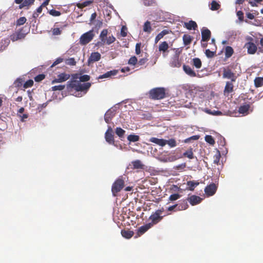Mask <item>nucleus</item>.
I'll return each instance as SVG.
<instances>
[{
	"label": "nucleus",
	"instance_id": "c03bdc74",
	"mask_svg": "<svg viewBox=\"0 0 263 263\" xmlns=\"http://www.w3.org/2000/svg\"><path fill=\"white\" fill-rule=\"evenodd\" d=\"M216 50H205V55L209 58H211L216 55Z\"/></svg>",
	"mask_w": 263,
	"mask_h": 263
},
{
	"label": "nucleus",
	"instance_id": "bb28decb",
	"mask_svg": "<svg viewBox=\"0 0 263 263\" xmlns=\"http://www.w3.org/2000/svg\"><path fill=\"white\" fill-rule=\"evenodd\" d=\"M143 30L144 32L147 33H150L152 32V28L151 26V22L149 21H147L145 22L143 27Z\"/></svg>",
	"mask_w": 263,
	"mask_h": 263
},
{
	"label": "nucleus",
	"instance_id": "6e6552de",
	"mask_svg": "<svg viewBox=\"0 0 263 263\" xmlns=\"http://www.w3.org/2000/svg\"><path fill=\"white\" fill-rule=\"evenodd\" d=\"M211 32L210 30L207 28L203 29L201 30V45L203 48L207 46L206 42L208 41L211 37Z\"/></svg>",
	"mask_w": 263,
	"mask_h": 263
},
{
	"label": "nucleus",
	"instance_id": "c85d7f7f",
	"mask_svg": "<svg viewBox=\"0 0 263 263\" xmlns=\"http://www.w3.org/2000/svg\"><path fill=\"white\" fill-rule=\"evenodd\" d=\"M170 31L168 30L165 29L160 32L155 37V43H158L159 40H160L164 35L167 34Z\"/></svg>",
	"mask_w": 263,
	"mask_h": 263
},
{
	"label": "nucleus",
	"instance_id": "ddd939ff",
	"mask_svg": "<svg viewBox=\"0 0 263 263\" xmlns=\"http://www.w3.org/2000/svg\"><path fill=\"white\" fill-rule=\"evenodd\" d=\"M26 34L27 32L24 30V28H22L11 35V39L13 41H17L24 39Z\"/></svg>",
	"mask_w": 263,
	"mask_h": 263
},
{
	"label": "nucleus",
	"instance_id": "09e8293b",
	"mask_svg": "<svg viewBox=\"0 0 263 263\" xmlns=\"http://www.w3.org/2000/svg\"><path fill=\"white\" fill-rule=\"evenodd\" d=\"M166 144H167L170 147H174L176 146V140L174 139H171L168 140H166Z\"/></svg>",
	"mask_w": 263,
	"mask_h": 263
},
{
	"label": "nucleus",
	"instance_id": "423d86ee",
	"mask_svg": "<svg viewBox=\"0 0 263 263\" xmlns=\"http://www.w3.org/2000/svg\"><path fill=\"white\" fill-rule=\"evenodd\" d=\"M163 211L164 210L163 208L161 209L157 210L154 213H153L150 216L149 219L151 221V222L148 223L151 224L152 227L155 224H156L162 219L163 216H161V214L163 213Z\"/></svg>",
	"mask_w": 263,
	"mask_h": 263
},
{
	"label": "nucleus",
	"instance_id": "f257e3e1",
	"mask_svg": "<svg viewBox=\"0 0 263 263\" xmlns=\"http://www.w3.org/2000/svg\"><path fill=\"white\" fill-rule=\"evenodd\" d=\"M90 83H81L80 81L73 80L68 82L67 89L68 91L73 95L79 91H87L90 87ZM77 96V95H75Z\"/></svg>",
	"mask_w": 263,
	"mask_h": 263
},
{
	"label": "nucleus",
	"instance_id": "37998d69",
	"mask_svg": "<svg viewBox=\"0 0 263 263\" xmlns=\"http://www.w3.org/2000/svg\"><path fill=\"white\" fill-rule=\"evenodd\" d=\"M145 6H153L156 4L155 0H143Z\"/></svg>",
	"mask_w": 263,
	"mask_h": 263
},
{
	"label": "nucleus",
	"instance_id": "7c9ffc66",
	"mask_svg": "<svg viewBox=\"0 0 263 263\" xmlns=\"http://www.w3.org/2000/svg\"><path fill=\"white\" fill-rule=\"evenodd\" d=\"M193 37L189 34H184L183 36V43L185 45H188L191 44Z\"/></svg>",
	"mask_w": 263,
	"mask_h": 263
},
{
	"label": "nucleus",
	"instance_id": "603ef678",
	"mask_svg": "<svg viewBox=\"0 0 263 263\" xmlns=\"http://www.w3.org/2000/svg\"><path fill=\"white\" fill-rule=\"evenodd\" d=\"M138 62V57H136L135 56L131 57L128 60V64L135 65Z\"/></svg>",
	"mask_w": 263,
	"mask_h": 263
},
{
	"label": "nucleus",
	"instance_id": "2f4dec72",
	"mask_svg": "<svg viewBox=\"0 0 263 263\" xmlns=\"http://www.w3.org/2000/svg\"><path fill=\"white\" fill-rule=\"evenodd\" d=\"M193 65L197 69L201 67L202 63L200 59L195 58L193 59Z\"/></svg>",
	"mask_w": 263,
	"mask_h": 263
},
{
	"label": "nucleus",
	"instance_id": "3c124183",
	"mask_svg": "<svg viewBox=\"0 0 263 263\" xmlns=\"http://www.w3.org/2000/svg\"><path fill=\"white\" fill-rule=\"evenodd\" d=\"M33 85V81L32 80H29L27 81L23 85V87L24 88H27L29 87H31Z\"/></svg>",
	"mask_w": 263,
	"mask_h": 263
},
{
	"label": "nucleus",
	"instance_id": "b1692460",
	"mask_svg": "<svg viewBox=\"0 0 263 263\" xmlns=\"http://www.w3.org/2000/svg\"><path fill=\"white\" fill-rule=\"evenodd\" d=\"M233 82L228 81L224 87V92L226 93H230L233 91L234 86L233 84Z\"/></svg>",
	"mask_w": 263,
	"mask_h": 263
},
{
	"label": "nucleus",
	"instance_id": "5701e85b",
	"mask_svg": "<svg viewBox=\"0 0 263 263\" xmlns=\"http://www.w3.org/2000/svg\"><path fill=\"white\" fill-rule=\"evenodd\" d=\"M187 201V199L180 201V203L178 204L177 210L181 211L187 209L189 207Z\"/></svg>",
	"mask_w": 263,
	"mask_h": 263
},
{
	"label": "nucleus",
	"instance_id": "2eb2a0df",
	"mask_svg": "<svg viewBox=\"0 0 263 263\" xmlns=\"http://www.w3.org/2000/svg\"><path fill=\"white\" fill-rule=\"evenodd\" d=\"M187 200L192 205H195L200 203L202 198L196 195H192L187 198Z\"/></svg>",
	"mask_w": 263,
	"mask_h": 263
},
{
	"label": "nucleus",
	"instance_id": "9b49d317",
	"mask_svg": "<svg viewBox=\"0 0 263 263\" xmlns=\"http://www.w3.org/2000/svg\"><path fill=\"white\" fill-rule=\"evenodd\" d=\"M217 190V186L214 183L207 185L204 189V192L208 196L214 195Z\"/></svg>",
	"mask_w": 263,
	"mask_h": 263
},
{
	"label": "nucleus",
	"instance_id": "f03ea898",
	"mask_svg": "<svg viewBox=\"0 0 263 263\" xmlns=\"http://www.w3.org/2000/svg\"><path fill=\"white\" fill-rule=\"evenodd\" d=\"M107 33L108 30L106 29H103L99 35L101 42H98L97 45L101 46L104 44L110 45L115 41L116 38L112 35L107 36Z\"/></svg>",
	"mask_w": 263,
	"mask_h": 263
},
{
	"label": "nucleus",
	"instance_id": "f3484780",
	"mask_svg": "<svg viewBox=\"0 0 263 263\" xmlns=\"http://www.w3.org/2000/svg\"><path fill=\"white\" fill-rule=\"evenodd\" d=\"M183 27L188 30H196L198 27L195 21L192 20L188 22H184Z\"/></svg>",
	"mask_w": 263,
	"mask_h": 263
},
{
	"label": "nucleus",
	"instance_id": "bf43d9fd",
	"mask_svg": "<svg viewBox=\"0 0 263 263\" xmlns=\"http://www.w3.org/2000/svg\"><path fill=\"white\" fill-rule=\"evenodd\" d=\"M90 79V77L88 75L84 74L80 77V80L81 82H87Z\"/></svg>",
	"mask_w": 263,
	"mask_h": 263
},
{
	"label": "nucleus",
	"instance_id": "6e6d98bb",
	"mask_svg": "<svg viewBox=\"0 0 263 263\" xmlns=\"http://www.w3.org/2000/svg\"><path fill=\"white\" fill-rule=\"evenodd\" d=\"M23 83V80L22 79H17L14 82V84L16 87H20L22 86Z\"/></svg>",
	"mask_w": 263,
	"mask_h": 263
},
{
	"label": "nucleus",
	"instance_id": "0e129e2a",
	"mask_svg": "<svg viewBox=\"0 0 263 263\" xmlns=\"http://www.w3.org/2000/svg\"><path fill=\"white\" fill-rule=\"evenodd\" d=\"M237 15L239 20L242 21L243 20V13L241 11H237Z\"/></svg>",
	"mask_w": 263,
	"mask_h": 263
},
{
	"label": "nucleus",
	"instance_id": "4d7b16f0",
	"mask_svg": "<svg viewBox=\"0 0 263 263\" xmlns=\"http://www.w3.org/2000/svg\"><path fill=\"white\" fill-rule=\"evenodd\" d=\"M66 63L67 65L73 66L76 64V62L74 58H70L69 59L66 60Z\"/></svg>",
	"mask_w": 263,
	"mask_h": 263
},
{
	"label": "nucleus",
	"instance_id": "6ab92c4d",
	"mask_svg": "<svg viewBox=\"0 0 263 263\" xmlns=\"http://www.w3.org/2000/svg\"><path fill=\"white\" fill-rule=\"evenodd\" d=\"M250 108L249 104H245L241 105L238 109V112L241 114H248V111Z\"/></svg>",
	"mask_w": 263,
	"mask_h": 263
},
{
	"label": "nucleus",
	"instance_id": "e2e57ef3",
	"mask_svg": "<svg viewBox=\"0 0 263 263\" xmlns=\"http://www.w3.org/2000/svg\"><path fill=\"white\" fill-rule=\"evenodd\" d=\"M63 61V59L61 58H58L56 61L52 64V65L51 66V67H52L55 65H57V64L62 62Z\"/></svg>",
	"mask_w": 263,
	"mask_h": 263
},
{
	"label": "nucleus",
	"instance_id": "13d9d810",
	"mask_svg": "<svg viewBox=\"0 0 263 263\" xmlns=\"http://www.w3.org/2000/svg\"><path fill=\"white\" fill-rule=\"evenodd\" d=\"M222 44L224 45H227L226 46H224L222 49H233L232 47L229 46V42L228 41H223L222 42Z\"/></svg>",
	"mask_w": 263,
	"mask_h": 263
},
{
	"label": "nucleus",
	"instance_id": "ea45409f",
	"mask_svg": "<svg viewBox=\"0 0 263 263\" xmlns=\"http://www.w3.org/2000/svg\"><path fill=\"white\" fill-rule=\"evenodd\" d=\"M205 140L207 143H208L211 145H214L215 142L214 139L211 135H206L205 136Z\"/></svg>",
	"mask_w": 263,
	"mask_h": 263
},
{
	"label": "nucleus",
	"instance_id": "a19ab883",
	"mask_svg": "<svg viewBox=\"0 0 263 263\" xmlns=\"http://www.w3.org/2000/svg\"><path fill=\"white\" fill-rule=\"evenodd\" d=\"M65 87L64 85H59L52 86L51 88L52 91H55L57 90H63Z\"/></svg>",
	"mask_w": 263,
	"mask_h": 263
},
{
	"label": "nucleus",
	"instance_id": "f8f14e48",
	"mask_svg": "<svg viewBox=\"0 0 263 263\" xmlns=\"http://www.w3.org/2000/svg\"><path fill=\"white\" fill-rule=\"evenodd\" d=\"M70 78V75L69 74L66 73L65 72H62L58 75L57 78L54 79L51 81V84H53L57 83H62L65 82L68 80Z\"/></svg>",
	"mask_w": 263,
	"mask_h": 263
},
{
	"label": "nucleus",
	"instance_id": "49530a36",
	"mask_svg": "<svg viewBox=\"0 0 263 263\" xmlns=\"http://www.w3.org/2000/svg\"><path fill=\"white\" fill-rule=\"evenodd\" d=\"M180 197L181 195L178 193L173 194L170 195L169 197V200L175 201L180 198Z\"/></svg>",
	"mask_w": 263,
	"mask_h": 263
},
{
	"label": "nucleus",
	"instance_id": "dca6fc26",
	"mask_svg": "<svg viewBox=\"0 0 263 263\" xmlns=\"http://www.w3.org/2000/svg\"><path fill=\"white\" fill-rule=\"evenodd\" d=\"M149 141L161 146H164L166 144V140L155 137L151 138Z\"/></svg>",
	"mask_w": 263,
	"mask_h": 263
},
{
	"label": "nucleus",
	"instance_id": "e433bc0d",
	"mask_svg": "<svg viewBox=\"0 0 263 263\" xmlns=\"http://www.w3.org/2000/svg\"><path fill=\"white\" fill-rule=\"evenodd\" d=\"M139 136L135 135H129L127 137V140L130 142H137L139 140Z\"/></svg>",
	"mask_w": 263,
	"mask_h": 263
},
{
	"label": "nucleus",
	"instance_id": "473e14b6",
	"mask_svg": "<svg viewBox=\"0 0 263 263\" xmlns=\"http://www.w3.org/2000/svg\"><path fill=\"white\" fill-rule=\"evenodd\" d=\"M183 156L190 159H193L194 154L193 152V149L192 148H190V149H187L185 152L183 153Z\"/></svg>",
	"mask_w": 263,
	"mask_h": 263
},
{
	"label": "nucleus",
	"instance_id": "4be33fe9",
	"mask_svg": "<svg viewBox=\"0 0 263 263\" xmlns=\"http://www.w3.org/2000/svg\"><path fill=\"white\" fill-rule=\"evenodd\" d=\"M121 234L123 237L126 239H129L133 236L134 232L129 230H121Z\"/></svg>",
	"mask_w": 263,
	"mask_h": 263
},
{
	"label": "nucleus",
	"instance_id": "774afa93",
	"mask_svg": "<svg viewBox=\"0 0 263 263\" xmlns=\"http://www.w3.org/2000/svg\"><path fill=\"white\" fill-rule=\"evenodd\" d=\"M178 204H176L175 205H172L171 206H169L167 209V211H172L176 208H177Z\"/></svg>",
	"mask_w": 263,
	"mask_h": 263
},
{
	"label": "nucleus",
	"instance_id": "39448f33",
	"mask_svg": "<svg viewBox=\"0 0 263 263\" xmlns=\"http://www.w3.org/2000/svg\"><path fill=\"white\" fill-rule=\"evenodd\" d=\"M124 180L122 177H120L114 182L111 187V192L114 196L124 187Z\"/></svg>",
	"mask_w": 263,
	"mask_h": 263
},
{
	"label": "nucleus",
	"instance_id": "338daca9",
	"mask_svg": "<svg viewBox=\"0 0 263 263\" xmlns=\"http://www.w3.org/2000/svg\"><path fill=\"white\" fill-rule=\"evenodd\" d=\"M96 17H97V13L96 12L93 13L91 15V17H90V23H92V22L96 19Z\"/></svg>",
	"mask_w": 263,
	"mask_h": 263
},
{
	"label": "nucleus",
	"instance_id": "a878e982",
	"mask_svg": "<svg viewBox=\"0 0 263 263\" xmlns=\"http://www.w3.org/2000/svg\"><path fill=\"white\" fill-rule=\"evenodd\" d=\"M183 70L185 72L191 77H195L196 72L188 65H183Z\"/></svg>",
	"mask_w": 263,
	"mask_h": 263
},
{
	"label": "nucleus",
	"instance_id": "4468645a",
	"mask_svg": "<svg viewBox=\"0 0 263 263\" xmlns=\"http://www.w3.org/2000/svg\"><path fill=\"white\" fill-rule=\"evenodd\" d=\"M151 225V224L147 223L139 228L137 231V235L135 237L137 238L145 233L148 230L152 227Z\"/></svg>",
	"mask_w": 263,
	"mask_h": 263
},
{
	"label": "nucleus",
	"instance_id": "69168bd1",
	"mask_svg": "<svg viewBox=\"0 0 263 263\" xmlns=\"http://www.w3.org/2000/svg\"><path fill=\"white\" fill-rule=\"evenodd\" d=\"M199 138V136L198 135L193 136H192L191 137L187 139L186 140H185V142H188L191 139L194 140H197Z\"/></svg>",
	"mask_w": 263,
	"mask_h": 263
},
{
	"label": "nucleus",
	"instance_id": "1a4fd4ad",
	"mask_svg": "<svg viewBox=\"0 0 263 263\" xmlns=\"http://www.w3.org/2000/svg\"><path fill=\"white\" fill-rule=\"evenodd\" d=\"M138 55V62L140 65H144L148 61V54L143 50H136Z\"/></svg>",
	"mask_w": 263,
	"mask_h": 263
},
{
	"label": "nucleus",
	"instance_id": "79ce46f5",
	"mask_svg": "<svg viewBox=\"0 0 263 263\" xmlns=\"http://www.w3.org/2000/svg\"><path fill=\"white\" fill-rule=\"evenodd\" d=\"M221 157V155L219 151H217V153L214 156V163L216 164H218Z\"/></svg>",
	"mask_w": 263,
	"mask_h": 263
},
{
	"label": "nucleus",
	"instance_id": "a18cd8bd",
	"mask_svg": "<svg viewBox=\"0 0 263 263\" xmlns=\"http://www.w3.org/2000/svg\"><path fill=\"white\" fill-rule=\"evenodd\" d=\"M127 28L125 26H123L121 29L120 35L121 36L125 37L127 35Z\"/></svg>",
	"mask_w": 263,
	"mask_h": 263
},
{
	"label": "nucleus",
	"instance_id": "864d4df0",
	"mask_svg": "<svg viewBox=\"0 0 263 263\" xmlns=\"http://www.w3.org/2000/svg\"><path fill=\"white\" fill-rule=\"evenodd\" d=\"M168 48V45L166 41L162 42L159 46V49H167Z\"/></svg>",
	"mask_w": 263,
	"mask_h": 263
},
{
	"label": "nucleus",
	"instance_id": "c9c22d12",
	"mask_svg": "<svg viewBox=\"0 0 263 263\" xmlns=\"http://www.w3.org/2000/svg\"><path fill=\"white\" fill-rule=\"evenodd\" d=\"M115 132L120 138H123L125 133V131L121 127H117Z\"/></svg>",
	"mask_w": 263,
	"mask_h": 263
},
{
	"label": "nucleus",
	"instance_id": "680f3d73",
	"mask_svg": "<svg viewBox=\"0 0 263 263\" xmlns=\"http://www.w3.org/2000/svg\"><path fill=\"white\" fill-rule=\"evenodd\" d=\"M61 33V30L59 28H53L52 29V34L54 35H59Z\"/></svg>",
	"mask_w": 263,
	"mask_h": 263
},
{
	"label": "nucleus",
	"instance_id": "0eeeda50",
	"mask_svg": "<svg viewBox=\"0 0 263 263\" xmlns=\"http://www.w3.org/2000/svg\"><path fill=\"white\" fill-rule=\"evenodd\" d=\"M222 78L223 79H230L231 82H235L237 79V76H236V74L232 71L230 67L229 66L223 68Z\"/></svg>",
	"mask_w": 263,
	"mask_h": 263
},
{
	"label": "nucleus",
	"instance_id": "aec40b11",
	"mask_svg": "<svg viewBox=\"0 0 263 263\" xmlns=\"http://www.w3.org/2000/svg\"><path fill=\"white\" fill-rule=\"evenodd\" d=\"M117 73H118L117 70H110V71H107V72H106L105 73H104L103 74L100 75L98 77V79H102L104 78H110L111 76L116 75Z\"/></svg>",
	"mask_w": 263,
	"mask_h": 263
},
{
	"label": "nucleus",
	"instance_id": "5fc2aeb1",
	"mask_svg": "<svg viewBox=\"0 0 263 263\" xmlns=\"http://www.w3.org/2000/svg\"><path fill=\"white\" fill-rule=\"evenodd\" d=\"M45 78V76L44 74H40L34 77V81L39 82L44 80Z\"/></svg>",
	"mask_w": 263,
	"mask_h": 263
},
{
	"label": "nucleus",
	"instance_id": "f704fd0d",
	"mask_svg": "<svg viewBox=\"0 0 263 263\" xmlns=\"http://www.w3.org/2000/svg\"><path fill=\"white\" fill-rule=\"evenodd\" d=\"M187 184L189 187V190L193 191L194 188L199 184V182L194 181H187Z\"/></svg>",
	"mask_w": 263,
	"mask_h": 263
},
{
	"label": "nucleus",
	"instance_id": "4c0bfd02",
	"mask_svg": "<svg viewBox=\"0 0 263 263\" xmlns=\"http://www.w3.org/2000/svg\"><path fill=\"white\" fill-rule=\"evenodd\" d=\"M245 47L247 49H257L256 45L251 42L247 43L245 45Z\"/></svg>",
	"mask_w": 263,
	"mask_h": 263
},
{
	"label": "nucleus",
	"instance_id": "cd10ccee",
	"mask_svg": "<svg viewBox=\"0 0 263 263\" xmlns=\"http://www.w3.org/2000/svg\"><path fill=\"white\" fill-rule=\"evenodd\" d=\"M93 2V0H87L85 2L78 3L77 4V6L80 8L82 9L85 7H87Z\"/></svg>",
	"mask_w": 263,
	"mask_h": 263
},
{
	"label": "nucleus",
	"instance_id": "20e7f679",
	"mask_svg": "<svg viewBox=\"0 0 263 263\" xmlns=\"http://www.w3.org/2000/svg\"><path fill=\"white\" fill-rule=\"evenodd\" d=\"M93 30L83 33L80 37L79 43L82 45H85L91 42L95 36Z\"/></svg>",
	"mask_w": 263,
	"mask_h": 263
},
{
	"label": "nucleus",
	"instance_id": "a211bd4d",
	"mask_svg": "<svg viewBox=\"0 0 263 263\" xmlns=\"http://www.w3.org/2000/svg\"><path fill=\"white\" fill-rule=\"evenodd\" d=\"M101 58V54L99 52H93L88 59V62L93 63L98 61Z\"/></svg>",
	"mask_w": 263,
	"mask_h": 263
},
{
	"label": "nucleus",
	"instance_id": "9d476101",
	"mask_svg": "<svg viewBox=\"0 0 263 263\" xmlns=\"http://www.w3.org/2000/svg\"><path fill=\"white\" fill-rule=\"evenodd\" d=\"M105 139L108 144L115 145L113 130L110 126L108 127V129L105 133Z\"/></svg>",
	"mask_w": 263,
	"mask_h": 263
},
{
	"label": "nucleus",
	"instance_id": "7ed1b4c3",
	"mask_svg": "<svg viewBox=\"0 0 263 263\" xmlns=\"http://www.w3.org/2000/svg\"><path fill=\"white\" fill-rule=\"evenodd\" d=\"M149 97L153 100H160L165 97V89L163 87L152 89L149 91Z\"/></svg>",
	"mask_w": 263,
	"mask_h": 263
},
{
	"label": "nucleus",
	"instance_id": "412c9836",
	"mask_svg": "<svg viewBox=\"0 0 263 263\" xmlns=\"http://www.w3.org/2000/svg\"><path fill=\"white\" fill-rule=\"evenodd\" d=\"M115 116V114L110 110H108L104 115V120L107 123H109L111 119Z\"/></svg>",
	"mask_w": 263,
	"mask_h": 263
},
{
	"label": "nucleus",
	"instance_id": "8fccbe9b",
	"mask_svg": "<svg viewBox=\"0 0 263 263\" xmlns=\"http://www.w3.org/2000/svg\"><path fill=\"white\" fill-rule=\"evenodd\" d=\"M48 13L52 16H59L61 14V13L57 10L54 9H51L48 11Z\"/></svg>",
	"mask_w": 263,
	"mask_h": 263
},
{
	"label": "nucleus",
	"instance_id": "58836bf2",
	"mask_svg": "<svg viewBox=\"0 0 263 263\" xmlns=\"http://www.w3.org/2000/svg\"><path fill=\"white\" fill-rule=\"evenodd\" d=\"M35 0H25L22 4L20 6V8H22L24 7L29 6L32 4H33Z\"/></svg>",
	"mask_w": 263,
	"mask_h": 263
},
{
	"label": "nucleus",
	"instance_id": "72a5a7b5",
	"mask_svg": "<svg viewBox=\"0 0 263 263\" xmlns=\"http://www.w3.org/2000/svg\"><path fill=\"white\" fill-rule=\"evenodd\" d=\"M220 8V5L215 1H213L211 4V10L212 11L218 10Z\"/></svg>",
	"mask_w": 263,
	"mask_h": 263
},
{
	"label": "nucleus",
	"instance_id": "c756f323",
	"mask_svg": "<svg viewBox=\"0 0 263 263\" xmlns=\"http://www.w3.org/2000/svg\"><path fill=\"white\" fill-rule=\"evenodd\" d=\"M254 85L256 88L263 86V77H257L254 79Z\"/></svg>",
	"mask_w": 263,
	"mask_h": 263
},
{
	"label": "nucleus",
	"instance_id": "de8ad7c7",
	"mask_svg": "<svg viewBox=\"0 0 263 263\" xmlns=\"http://www.w3.org/2000/svg\"><path fill=\"white\" fill-rule=\"evenodd\" d=\"M26 21H27V20L25 17H21L17 20L16 25L17 26L22 25L26 23Z\"/></svg>",
	"mask_w": 263,
	"mask_h": 263
},
{
	"label": "nucleus",
	"instance_id": "393cba45",
	"mask_svg": "<svg viewBox=\"0 0 263 263\" xmlns=\"http://www.w3.org/2000/svg\"><path fill=\"white\" fill-rule=\"evenodd\" d=\"M133 169H144V165L139 160H137L132 162Z\"/></svg>",
	"mask_w": 263,
	"mask_h": 263
},
{
	"label": "nucleus",
	"instance_id": "052dcab7",
	"mask_svg": "<svg viewBox=\"0 0 263 263\" xmlns=\"http://www.w3.org/2000/svg\"><path fill=\"white\" fill-rule=\"evenodd\" d=\"M234 53V50H226V60L231 57Z\"/></svg>",
	"mask_w": 263,
	"mask_h": 263
}]
</instances>
